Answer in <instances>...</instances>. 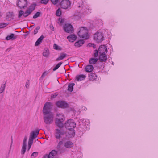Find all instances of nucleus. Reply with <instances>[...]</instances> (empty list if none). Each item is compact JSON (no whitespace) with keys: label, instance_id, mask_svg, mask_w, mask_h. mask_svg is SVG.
<instances>
[{"label":"nucleus","instance_id":"obj_1","mask_svg":"<svg viewBox=\"0 0 158 158\" xmlns=\"http://www.w3.org/2000/svg\"><path fill=\"white\" fill-rule=\"evenodd\" d=\"M44 123L46 124H51L53 122L54 115L53 113H43Z\"/></svg>","mask_w":158,"mask_h":158},{"label":"nucleus","instance_id":"obj_2","mask_svg":"<svg viewBox=\"0 0 158 158\" xmlns=\"http://www.w3.org/2000/svg\"><path fill=\"white\" fill-rule=\"evenodd\" d=\"M65 128L72 132V135L73 136L75 132L73 128L76 127V124L74 121L73 119H69L65 123Z\"/></svg>","mask_w":158,"mask_h":158},{"label":"nucleus","instance_id":"obj_3","mask_svg":"<svg viewBox=\"0 0 158 158\" xmlns=\"http://www.w3.org/2000/svg\"><path fill=\"white\" fill-rule=\"evenodd\" d=\"M88 30L87 28L83 27L81 28L78 33L79 36L84 39H87L89 38V36L88 34Z\"/></svg>","mask_w":158,"mask_h":158},{"label":"nucleus","instance_id":"obj_4","mask_svg":"<svg viewBox=\"0 0 158 158\" xmlns=\"http://www.w3.org/2000/svg\"><path fill=\"white\" fill-rule=\"evenodd\" d=\"M60 115L62 117L61 118H56L55 121V124L60 128H62L64 127V124L62 123L64 120V117L62 114L57 113L56 114V116H59Z\"/></svg>","mask_w":158,"mask_h":158},{"label":"nucleus","instance_id":"obj_5","mask_svg":"<svg viewBox=\"0 0 158 158\" xmlns=\"http://www.w3.org/2000/svg\"><path fill=\"white\" fill-rule=\"evenodd\" d=\"M65 133V132L63 130L56 129L55 130V136L57 139H60L61 136L64 135Z\"/></svg>","mask_w":158,"mask_h":158},{"label":"nucleus","instance_id":"obj_6","mask_svg":"<svg viewBox=\"0 0 158 158\" xmlns=\"http://www.w3.org/2000/svg\"><path fill=\"white\" fill-rule=\"evenodd\" d=\"M52 108V103L50 102L46 103L44 106L43 113H52L51 111V109Z\"/></svg>","mask_w":158,"mask_h":158},{"label":"nucleus","instance_id":"obj_7","mask_svg":"<svg viewBox=\"0 0 158 158\" xmlns=\"http://www.w3.org/2000/svg\"><path fill=\"white\" fill-rule=\"evenodd\" d=\"M94 39L97 43H99L104 40V37L102 33L97 32L94 34Z\"/></svg>","mask_w":158,"mask_h":158},{"label":"nucleus","instance_id":"obj_8","mask_svg":"<svg viewBox=\"0 0 158 158\" xmlns=\"http://www.w3.org/2000/svg\"><path fill=\"white\" fill-rule=\"evenodd\" d=\"M63 29L67 33H72L74 31L73 28L70 24H65L63 26Z\"/></svg>","mask_w":158,"mask_h":158},{"label":"nucleus","instance_id":"obj_9","mask_svg":"<svg viewBox=\"0 0 158 158\" xmlns=\"http://www.w3.org/2000/svg\"><path fill=\"white\" fill-rule=\"evenodd\" d=\"M71 2L68 0H63L60 3L61 8L66 9L70 6Z\"/></svg>","mask_w":158,"mask_h":158},{"label":"nucleus","instance_id":"obj_10","mask_svg":"<svg viewBox=\"0 0 158 158\" xmlns=\"http://www.w3.org/2000/svg\"><path fill=\"white\" fill-rule=\"evenodd\" d=\"M31 12H29L28 10H27L25 12L22 10H20L19 12V14L18 15V17L19 19H20L21 18H22V16L23 15V16L24 18L26 17L29 15L31 14Z\"/></svg>","mask_w":158,"mask_h":158},{"label":"nucleus","instance_id":"obj_11","mask_svg":"<svg viewBox=\"0 0 158 158\" xmlns=\"http://www.w3.org/2000/svg\"><path fill=\"white\" fill-rule=\"evenodd\" d=\"M27 0H19L17 5L20 9H22L27 6Z\"/></svg>","mask_w":158,"mask_h":158},{"label":"nucleus","instance_id":"obj_12","mask_svg":"<svg viewBox=\"0 0 158 158\" xmlns=\"http://www.w3.org/2000/svg\"><path fill=\"white\" fill-rule=\"evenodd\" d=\"M107 52V49L106 46L105 45L100 46L98 49V52L100 54H106Z\"/></svg>","mask_w":158,"mask_h":158},{"label":"nucleus","instance_id":"obj_13","mask_svg":"<svg viewBox=\"0 0 158 158\" xmlns=\"http://www.w3.org/2000/svg\"><path fill=\"white\" fill-rule=\"evenodd\" d=\"M57 153V151L55 150H52L49 154H46L44 155L43 158H53Z\"/></svg>","mask_w":158,"mask_h":158},{"label":"nucleus","instance_id":"obj_14","mask_svg":"<svg viewBox=\"0 0 158 158\" xmlns=\"http://www.w3.org/2000/svg\"><path fill=\"white\" fill-rule=\"evenodd\" d=\"M56 105L59 107L65 108L67 107L68 104L65 102L58 101L56 103Z\"/></svg>","mask_w":158,"mask_h":158},{"label":"nucleus","instance_id":"obj_15","mask_svg":"<svg viewBox=\"0 0 158 158\" xmlns=\"http://www.w3.org/2000/svg\"><path fill=\"white\" fill-rule=\"evenodd\" d=\"M39 133V130H37L32 132L29 137V139L33 141L34 139L36 138Z\"/></svg>","mask_w":158,"mask_h":158},{"label":"nucleus","instance_id":"obj_16","mask_svg":"<svg viewBox=\"0 0 158 158\" xmlns=\"http://www.w3.org/2000/svg\"><path fill=\"white\" fill-rule=\"evenodd\" d=\"M15 15L13 12H8L6 14V19L9 21L14 19Z\"/></svg>","mask_w":158,"mask_h":158},{"label":"nucleus","instance_id":"obj_17","mask_svg":"<svg viewBox=\"0 0 158 158\" xmlns=\"http://www.w3.org/2000/svg\"><path fill=\"white\" fill-rule=\"evenodd\" d=\"M67 38L69 42H73L76 40L77 38V36L75 35L74 34L70 35H69L67 36Z\"/></svg>","mask_w":158,"mask_h":158},{"label":"nucleus","instance_id":"obj_18","mask_svg":"<svg viewBox=\"0 0 158 158\" xmlns=\"http://www.w3.org/2000/svg\"><path fill=\"white\" fill-rule=\"evenodd\" d=\"M107 59V56L106 54H100L99 60L101 62H105Z\"/></svg>","mask_w":158,"mask_h":158},{"label":"nucleus","instance_id":"obj_19","mask_svg":"<svg viewBox=\"0 0 158 158\" xmlns=\"http://www.w3.org/2000/svg\"><path fill=\"white\" fill-rule=\"evenodd\" d=\"M44 38V36L42 35L37 39L35 43V45L36 46L39 45L42 43V40Z\"/></svg>","mask_w":158,"mask_h":158},{"label":"nucleus","instance_id":"obj_20","mask_svg":"<svg viewBox=\"0 0 158 158\" xmlns=\"http://www.w3.org/2000/svg\"><path fill=\"white\" fill-rule=\"evenodd\" d=\"M89 77L90 80L93 81L97 79V76L95 73H91L89 74Z\"/></svg>","mask_w":158,"mask_h":158},{"label":"nucleus","instance_id":"obj_21","mask_svg":"<svg viewBox=\"0 0 158 158\" xmlns=\"http://www.w3.org/2000/svg\"><path fill=\"white\" fill-rule=\"evenodd\" d=\"M85 77L84 75H77L76 77V79L77 81H81L84 80Z\"/></svg>","mask_w":158,"mask_h":158},{"label":"nucleus","instance_id":"obj_22","mask_svg":"<svg viewBox=\"0 0 158 158\" xmlns=\"http://www.w3.org/2000/svg\"><path fill=\"white\" fill-rule=\"evenodd\" d=\"M85 43L83 40H79L75 43L74 45L77 47H79L82 46Z\"/></svg>","mask_w":158,"mask_h":158},{"label":"nucleus","instance_id":"obj_23","mask_svg":"<svg viewBox=\"0 0 158 158\" xmlns=\"http://www.w3.org/2000/svg\"><path fill=\"white\" fill-rule=\"evenodd\" d=\"M36 6V3H34L31 4L27 10L31 13V12L35 9Z\"/></svg>","mask_w":158,"mask_h":158},{"label":"nucleus","instance_id":"obj_24","mask_svg":"<svg viewBox=\"0 0 158 158\" xmlns=\"http://www.w3.org/2000/svg\"><path fill=\"white\" fill-rule=\"evenodd\" d=\"M94 69L93 66L91 65H87L85 68V71L87 72H92Z\"/></svg>","mask_w":158,"mask_h":158},{"label":"nucleus","instance_id":"obj_25","mask_svg":"<svg viewBox=\"0 0 158 158\" xmlns=\"http://www.w3.org/2000/svg\"><path fill=\"white\" fill-rule=\"evenodd\" d=\"M67 54L66 53H61L60 56L56 59V61H59L63 60L67 56Z\"/></svg>","mask_w":158,"mask_h":158},{"label":"nucleus","instance_id":"obj_26","mask_svg":"<svg viewBox=\"0 0 158 158\" xmlns=\"http://www.w3.org/2000/svg\"><path fill=\"white\" fill-rule=\"evenodd\" d=\"M73 143L70 141H67L64 144V146L67 148H70L73 146Z\"/></svg>","mask_w":158,"mask_h":158},{"label":"nucleus","instance_id":"obj_27","mask_svg":"<svg viewBox=\"0 0 158 158\" xmlns=\"http://www.w3.org/2000/svg\"><path fill=\"white\" fill-rule=\"evenodd\" d=\"M16 38V37L15 36V35L14 34L12 33L10 35H8L6 38V40H14Z\"/></svg>","mask_w":158,"mask_h":158},{"label":"nucleus","instance_id":"obj_28","mask_svg":"<svg viewBox=\"0 0 158 158\" xmlns=\"http://www.w3.org/2000/svg\"><path fill=\"white\" fill-rule=\"evenodd\" d=\"M49 54V52L48 49L45 48L43 53V55L44 56L48 57Z\"/></svg>","mask_w":158,"mask_h":158},{"label":"nucleus","instance_id":"obj_29","mask_svg":"<svg viewBox=\"0 0 158 158\" xmlns=\"http://www.w3.org/2000/svg\"><path fill=\"white\" fill-rule=\"evenodd\" d=\"M75 84L73 83H70L69 84L68 91L69 92H72L73 90V87Z\"/></svg>","mask_w":158,"mask_h":158},{"label":"nucleus","instance_id":"obj_30","mask_svg":"<svg viewBox=\"0 0 158 158\" xmlns=\"http://www.w3.org/2000/svg\"><path fill=\"white\" fill-rule=\"evenodd\" d=\"M98 60L97 58H91L89 60V63L91 64H94L97 62Z\"/></svg>","mask_w":158,"mask_h":158},{"label":"nucleus","instance_id":"obj_31","mask_svg":"<svg viewBox=\"0 0 158 158\" xmlns=\"http://www.w3.org/2000/svg\"><path fill=\"white\" fill-rule=\"evenodd\" d=\"M27 145L23 144L21 149V154L23 155L25 154L26 150Z\"/></svg>","mask_w":158,"mask_h":158},{"label":"nucleus","instance_id":"obj_32","mask_svg":"<svg viewBox=\"0 0 158 158\" xmlns=\"http://www.w3.org/2000/svg\"><path fill=\"white\" fill-rule=\"evenodd\" d=\"M6 83L4 84H2L1 85V86L0 88V93H2L3 92L5 89L6 87Z\"/></svg>","mask_w":158,"mask_h":158},{"label":"nucleus","instance_id":"obj_33","mask_svg":"<svg viewBox=\"0 0 158 158\" xmlns=\"http://www.w3.org/2000/svg\"><path fill=\"white\" fill-rule=\"evenodd\" d=\"M33 141L29 139V141L28 142V150H29L31 147V146L33 143Z\"/></svg>","mask_w":158,"mask_h":158},{"label":"nucleus","instance_id":"obj_34","mask_svg":"<svg viewBox=\"0 0 158 158\" xmlns=\"http://www.w3.org/2000/svg\"><path fill=\"white\" fill-rule=\"evenodd\" d=\"M62 64V63L61 62H60L59 63H58L56 65V66L53 69V71H56V70H57Z\"/></svg>","mask_w":158,"mask_h":158},{"label":"nucleus","instance_id":"obj_35","mask_svg":"<svg viewBox=\"0 0 158 158\" xmlns=\"http://www.w3.org/2000/svg\"><path fill=\"white\" fill-rule=\"evenodd\" d=\"M38 155V153L37 152H34L32 154L31 156V158H35Z\"/></svg>","mask_w":158,"mask_h":158},{"label":"nucleus","instance_id":"obj_36","mask_svg":"<svg viewBox=\"0 0 158 158\" xmlns=\"http://www.w3.org/2000/svg\"><path fill=\"white\" fill-rule=\"evenodd\" d=\"M61 14V11L60 8H59L57 10L56 15L57 16H60Z\"/></svg>","mask_w":158,"mask_h":158},{"label":"nucleus","instance_id":"obj_37","mask_svg":"<svg viewBox=\"0 0 158 158\" xmlns=\"http://www.w3.org/2000/svg\"><path fill=\"white\" fill-rule=\"evenodd\" d=\"M41 13L39 12H36L33 16V19H36L38 17H39Z\"/></svg>","mask_w":158,"mask_h":158},{"label":"nucleus","instance_id":"obj_38","mask_svg":"<svg viewBox=\"0 0 158 158\" xmlns=\"http://www.w3.org/2000/svg\"><path fill=\"white\" fill-rule=\"evenodd\" d=\"M63 144V141H60L57 146V149H60V148L61 146Z\"/></svg>","mask_w":158,"mask_h":158},{"label":"nucleus","instance_id":"obj_39","mask_svg":"<svg viewBox=\"0 0 158 158\" xmlns=\"http://www.w3.org/2000/svg\"><path fill=\"white\" fill-rule=\"evenodd\" d=\"M40 27L39 26H37L34 31V34L35 35L38 33V31L40 29Z\"/></svg>","mask_w":158,"mask_h":158},{"label":"nucleus","instance_id":"obj_40","mask_svg":"<svg viewBox=\"0 0 158 158\" xmlns=\"http://www.w3.org/2000/svg\"><path fill=\"white\" fill-rule=\"evenodd\" d=\"M7 24L6 23H0V28L6 27Z\"/></svg>","mask_w":158,"mask_h":158},{"label":"nucleus","instance_id":"obj_41","mask_svg":"<svg viewBox=\"0 0 158 158\" xmlns=\"http://www.w3.org/2000/svg\"><path fill=\"white\" fill-rule=\"evenodd\" d=\"M98 51L97 50H95L94 51V56L95 57H96L98 56Z\"/></svg>","mask_w":158,"mask_h":158},{"label":"nucleus","instance_id":"obj_42","mask_svg":"<svg viewBox=\"0 0 158 158\" xmlns=\"http://www.w3.org/2000/svg\"><path fill=\"white\" fill-rule=\"evenodd\" d=\"M49 0H41L40 3L42 4L46 5L48 2Z\"/></svg>","mask_w":158,"mask_h":158},{"label":"nucleus","instance_id":"obj_43","mask_svg":"<svg viewBox=\"0 0 158 158\" xmlns=\"http://www.w3.org/2000/svg\"><path fill=\"white\" fill-rule=\"evenodd\" d=\"M48 73V72L47 71H45L43 72V73L41 77L42 78H44L45 76L47 75Z\"/></svg>","mask_w":158,"mask_h":158},{"label":"nucleus","instance_id":"obj_44","mask_svg":"<svg viewBox=\"0 0 158 158\" xmlns=\"http://www.w3.org/2000/svg\"><path fill=\"white\" fill-rule=\"evenodd\" d=\"M27 137H25L24 138L23 140V144L27 145L26 142H27Z\"/></svg>","mask_w":158,"mask_h":158},{"label":"nucleus","instance_id":"obj_45","mask_svg":"<svg viewBox=\"0 0 158 158\" xmlns=\"http://www.w3.org/2000/svg\"><path fill=\"white\" fill-rule=\"evenodd\" d=\"M25 86L27 89L29 88V80L27 81L26 84Z\"/></svg>","mask_w":158,"mask_h":158},{"label":"nucleus","instance_id":"obj_46","mask_svg":"<svg viewBox=\"0 0 158 158\" xmlns=\"http://www.w3.org/2000/svg\"><path fill=\"white\" fill-rule=\"evenodd\" d=\"M51 2H52V3L53 4H56L58 1V0H51Z\"/></svg>","mask_w":158,"mask_h":158},{"label":"nucleus","instance_id":"obj_47","mask_svg":"<svg viewBox=\"0 0 158 158\" xmlns=\"http://www.w3.org/2000/svg\"><path fill=\"white\" fill-rule=\"evenodd\" d=\"M53 47L55 49H58V46L56 44H54Z\"/></svg>","mask_w":158,"mask_h":158},{"label":"nucleus","instance_id":"obj_48","mask_svg":"<svg viewBox=\"0 0 158 158\" xmlns=\"http://www.w3.org/2000/svg\"><path fill=\"white\" fill-rule=\"evenodd\" d=\"M57 94H53L51 96V97L52 98H55L57 96Z\"/></svg>","mask_w":158,"mask_h":158},{"label":"nucleus","instance_id":"obj_49","mask_svg":"<svg viewBox=\"0 0 158 158\" xmlns=\"http://www.w3.org/2000/svg\"><path fill=\"white\" fill-rule=\"evenodd\" d=\"M82 109L83 110H86L87 109L85 107L83 106L82 107Z\"/></svg>","mask_w":158,"mask_h":158},{"label":"nucleus","instance_id":"obj_50","mask_svg":"<svg viewBox=\"0 0 158 158\" xmlns=\"http://www.w3.org/2000/svg\"><path fill=\"white\" fill-rule=\"evenodd\" d=\"M50 28L52 30H53L54 27H53V26H51Z\"/></svg>","mask_w":158,"mask_h":158},{"label":"nucleus","instance_id":"obj_51","mask_svg":"<svg viewBox=\"0 0 158 158\" xmlns=\"http://www.w3.org/2000/svg\"><path fill=\"white\" fill-rule=\"evenodd\" d=\"M10 50V48H9L6 50V51L9 52Z\"/></svg>","mask_w":158,"mask_h":158},{"label":"nucleus","instance_id":"obj_52","mask_svg":"<svg viewBox=\"0 0 158 158\" xmlns=\"http://www.w3.org/2000/svg\"><path fill=\"white\" fill-rule=\"evenodd\" d=\"M58 118H61L62 117L60 115H59V116H57Z\"/></svg>","mask_w":158,"mask_h":158},{"label":"nucleus","instance_id":"obj_53","mask_svg":"<svg viewBox=\"0 0 158 158\" xmlns=\"http://www.w3.org/2000/svg\"><path fill=\"white\" fill-rule=\"evenodd\" d=\"M12 143H13V139H12V138L11 145L12 144Z\"/></svg>","mask_w":158,"mask_h":158},{"label":"nucleus","instance_id":"obj_54","mask_svg":"<svg viewBox=\"0 0 158 158\" xmlns=\"http://www.w3.org/2000/svg\"><path fill=\"white\" fill-rule=\"evenodd\" d=\"M2 16V13L0 12V17Z\"/></svg>","mask_w":158,"mask_h":158},{"label":"nucleus","instance_id":"obj_55","mask_svg":"<svg viewBox=\"0 0 158 158\" xmlns=\"http://www.w3.org/2000/svg\"><path fill=\"white\" fill-rule=\"evenodd\" d=\"M33 26H31L30 27H33Z\"/></svg>","mask_w":158,"mask_h":158}]
</instances>
